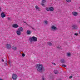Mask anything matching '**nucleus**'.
<instances>
[{"instance_id": "f257e3e1", "label": "nucleus", "mask_w": 80, "mask_h": 80, "mask_svg": "<svg viewBox=\"0 0 80 80\" xmlns=\"http://www.w3.org/2000/svg\"><path fill=\"white\" fill-rule=\"evenodd\" d=\"M36 68L38 72H42L44 69V66L42 64H38L36 65Z\"/></svg>"}, {"instance_id": "f03ea898", "label": "nucleus", "mask_w": 80, "mask_h": 80, "mask_svg": "<svg viewBox=\"0 0 80 80\" xmlns=\"http://www.w3.org/2000/svg\"><path fill=\"white\" fill-rule=\"evenodd\" d=\"M29 40L30 42H32L33 41H34V42H37V38L35 36H33L32 38H29Z\"/></svg>"}, {"instance_id": "7ed1b4c3", "label": "nucleus", "mask_w": 80, "mask_h": 80, "mask_svg": "<svg viewBox=\"0 0 80 80\" xmlns=\"http://www.w3.org/2000/svg\"><path fill=\"white\" fill-rule=\"evenodd\" d=\"M50 29L51 30H53V31H55L57 30V27H55L54 25H52L51 26Z\"/></svg>"}, {"instance_id": "20e7f679", "label": "nucleus", "mask_w": 80, "mask_h": 80, "mask_svg": "<svg viewBox=\"0 0 80 80\" xmlns=\"http://www.w3.org/2000/svg\"><path fill=\"white\" fill-rule=\"evenodd\" d=\"M17 78H18V76H17V75L15 74H13L12 75V78H13V80H16L17 79Z\"/></svg>"}, {"instance_id": "39448f33", "label": "nucleus", "mask_w": 80, "mask_h": 80, "mask_svg": "<svg viewBox=\"0 0 80 80\" xmlns=\"http://www.w3.org/2000/svg\"><path fill=\"white\" fill-rule=\"evenodd\" d=\"M12 27L14 28H17L18 27V25L16 24H14L12 25Z\"/></svg>"}, {"instance_id": "423d86ee", "label": "nucleus", "mask_w": 80, "mask_h": 80, "mask_svg": "<svg viewBox=\"0 0 80 80\" xmlns=\"http://www.w3.org/2000/svg\"><path fill=\"white\" fill-rule=\"evenodd\" d=\"M35 8L36 10H37L38 12H40V7H39L37 5L35 6Z\"/></svg>"}, {"instance_id": "0eeeda50", "label": "nucleus", "mask_w": 80, "mask_h": 80, "mask_svg": "<svg viewBox=\"0 0 80 80\" xmlns=\"http://www.w3.org/2000/svg\"><path fill=\"white\" fill-rule=\"evenodd\" d=\"M6 48L7 49H10L11 48V45L9 44H7L6 45Z\"/></svg>"}, {"instance_id": "6e6552de", "label": "nucleus", "mask_w": 80, "mask_h": 80, "mask_svg": "<svg viewBox=\"0 0 80 80\" xmlns=\"http://www.w3.org/2000/svg\"><path fill=\"white\" fill-rule=\"evenodd\" d=\"M73 15L74 16H77L78 15V12H73L72 13Z\"/></svg>"}, {"instance_id": "1a4fd4ad", "label": "nucleus", "mask_w": 80, "mask_h": 80, "mask_svg": "<svg viewBox=\"0 0 80 80\" xmlns=\"http://www.w3.org/2000/svg\"><path fill=\"white\" fill-rule=\"evenodd\" d=\"M42 3H41V5L42 6H44L45 5V4H44V3H45L46 2V0H42Z\"/></svg>"}, {"instance_id": "9d476101", "label": "nucleus", "mask_w": 80, "mask_h": 80, "mask_svg": "<svg viewBox=\"0 0 80 80\" xmlns=\"http://www.w3.org/2000/svg\"><path fill=\"white\" fill-rule=\"evenodd\" d=\"M16 33L18 35H21V32L18 30L16 32Z\"/></svg>"}, {"instance_id": "9b49d317", "label": "nucleus", "mask_w": 80, "mask_h": 80, "mask_svg": "<svg viewBox=\"0 0 80 80\" xmlns=\"http://www.w3.org/2000/svg\"><path fill=\"white\" fill-rule=\"evenodd\" d=\"M1 16L2 18H4L5 17V15L3 12H2L1 14Z\"/></svg>"}, {"instance_id": "f8f14e48", "label": "nucleus", "mask_w": 80, "mask_h": 80, "mask_svg": "<svg viewBox=\"0 0 80 80\" xmlns=\"http://www.w3.org/2000/svg\"><path fill=\"white\" fill-rule=\"evenodd\" d=\"M50 11H53L54 10V8L52 7H49Z\"/></svg>"}, {"instance_id": "ddd939ff", "label": "nucleus", "mask_w": 80, "mask_h": 80, "mask_svg": "<svg viewBox=\"0 0 80 80\" xmlns=\"http://www.w3.org/2000/svg\"><path fill=\"white\" fill-rule=\"evenodd\" d=\"M18 30L20 32H22V31L23 30V28H22L20 27L19 28Z\"/></svg>"}, {"instance_id": "4468645a", "label": "nucleus", "mask_w": 80, "mask_h": 80, "mask_svg": "<svg viewBox=\"0 0 80 80\" xmlns=\"http://www.w3.org/2000/svg\"><path fill=\"white\" fill-rule=\"evenodd\" d=\"M73 29H77L78 28V26L76 25H73L72 26Z\"/></svg>"}, {"instance_id": "2eb2a0df", "label": "nucleus", "mask_w": 80, "mask_h": 80, "mask_svg": "<svg viewBox=\"0 0 80 80\" xmlns=\"http://www.w3.org/2000/svg\"><path fill=\"white\" fill-rule=\"evenodd\" d=\"M27 33L28 34V35H30L31 34V32H30V31L29 30H27Z\"/></svg>"}, {"instance_id": "dca6fc26", "label": "nucleus", "mask_w": 80, "mask_h": 80, "mask_svg": "<svg viewBox=\"0 0 80 80\" xmlns=\"http://www.w3.org/2000/svg\"><path fill=\"white\" fill-rule=\"evenodd\" d=\"M65 62H66V61H65V59H62L61 60V63H65Z\"/></svg>"}, {"instance_id": "f3484780", "label": "nucleus", "mask_w": 80, "mask_h": 80, "mask_svg": "<svg viewBox=\"0 0 80 80\" xmlns=\"http://www.w3.org/2000/svg\"><path fill=\"white\" fill-rule=\"evenodd\" d=\"M48 45H49V46H52V43H51L50 42H48Z\"/></svg>"}, {"instance_id": "a211bd4d", "label": "nucleus", "mask_w": 80, "mask_h": 80, "mask_svg": "<svg viewBox=\"0 0 80 80\" xmlns=\"http://www.w3.org/2000/svg\"><path fill=\"white\" fill-rule=\"evenodd\" d=\"M54 73L55 74H58V71L57 70H55L54 71Z\"/></svg>"}, {"instance_id": "6ab92c4d", "label": "nucleus", "mask_w": 80, "mask_h": 80, "mask_svg": "<svg viewBox=\"0 0 80 80\" xmlns=\"http://www.w3.org/2000/svg\"><path fill=\"white\" fill-rule=\"evenodd\" d=\"M66 2H67V3H71V2H72V0H65Z\"/></svg>"}, {"instance_id": "aec40b11", "label": "nucleus", "mask_w": 80, "mask_h": 80, "mask_svg": "<svg viewBox=\"0 0 80 80\" xmlns=\"http://www.w3.org/2000/svg\"><path fill=\"white\" fill-rule=\"evenodd\" d=\"M67 56H68V57H70L71 55V54H70V53L68 52L67 53Z\"/></svg>"}, {"instance_id": "412c9836", "label": "nucleus", "mask_w": 80, "mask_h": 80, "mask_svg": "<svg viewBox=\"0 0 80 80\" xmlns=\"http://www.w3.org/2000/svg\"><path fill=\"white\" fill-rule=\"evenodd\" d=\"M44 23L46 25H47L48 24V21L47 20L44 21Z\"/></svg>"}, {"instance_id": "4be33fe9", "label": "nucleus", "mask_w": 80, "mask_h": 80, "mask_svg": "<svg viewBox=\"0 0 80 80\" xmlns=\"http://www.w3.org/2000/svg\"><path fill=\"white\" fill-rule=\"evenodd\" d=\"M12 49L14 50H15L17 49V47H13L12 48Z\"/></svg>"}, {"instance_id": "5701e85b", "label": "nucleus", "mask_w": 80, "mask_h": 80, "mask_svg": "<svg viewBox=\"0 0 80 80\" xmlns=\"http://www.w3.org/2000/svg\"><path fill=\"white\" fill-rule=\"evenodd\" d=\"M46 10H47V11H49V10H50V8L46 7Z\"/></svg>"}, {"instance_id": "b1692460", "label": "nucleus", "mask_w": 80, "mask_h": 80, "mask_svg": "<svg viewBox=\"0 0 80 80\" xmlns=\"http://www.w3.org/2000/svg\"><path fill=\"white\" fill-rule=\"evenodd\" d=\"M57 48L59 49L62 48V47H61L60 46H58L57 47Z\"/></svg>"}, {"instance_id": "393cba45", "label": "nucleus", "mask_w": 80, "mask_h": 80, "mask_svg": "<svg viewBox=\"0 0 80 80\" xmlns=\"http://www.w3.org/2000/svg\"><path fill=\"white\" fill-rule=\"evenodd\" d=\"M62 67H67V65H65V64H63L62 65Z\"/></svg>"}, {"instance_id": "a878e982", "label": "nucleus", "mask_w": 80, "mask_h": 80, "mask_svg": "<svg viewBox=\"0 0 80 80\" xmlns=\"http://www.w3.org/2000/svg\"><path fill=\"white\" fill-rule=\"evenodd\" d=\"M73 77V76H70V77H69V78H72Z\"/></svg>"}, {"instance_id": "bb28decb", "label": "nucleus", "mask_w": 80, "mask_h": 80, "mask_svg": "<svg viewBox=\"0 0 80 80\" xmlns=\"http://www.w3.org/2000/svg\"><path fill=\"white\" fill-rule=\"evenodd\" d=\"M74 35H76V36H77V35H78V33H75Z\"/></svg>"}, {"instance_id": "cd10ccee", "label": "nucleus", "mask_w": 80, "mask_h": 80, "mask_svg": "<svg viewBox=\"0 0 80 80\" xmlns=\"http://www.w3.org/2000/svg\"><path fill=\"white\" fill-rule=\"evenodd\" d=\"M22 57H25V54H24V53L22 54Z\"/></svg>"}, {"instance_id": "c85d7f7f", "label": "nucleus", "mask_w": 80, "mask_h": 80, "mask_svg": "<svg viewBox=\"0 0 80 80\" xmlns=\"http://www.w3.org/2000/svg\"><path fill=\"white\" fill-rule=\"evenodd\" d=\"M52 64H53V65H56V64H55V63H53V62H52Z\"/></svg>"}, {"instance_id": "c756f323", "label": "nucleus", "mask_w": 80, "mask_h": 80, "mask_svg": "<svg viewBox=\"0 0 80 80\" xmlns=\"http://www.w3.org/2000/svg\"><path fill=\"white\" fill-rule=\"evenodd\" d=\"M5 65H6V66L8 65V64H7V63H5Z\"/></svg>"}, {"instance_id": "7c9ffc66", "label": "nucleus", "mask_w": 80, "mask_h": 80, "mask_svg": "<svg viewBox=\"0 0 80 80\" xmlns=\"http://www.w3.org/2000/svg\"><path fill=\"white\" fill-rule=\"evenodd\" d=\"M42 80H45V78L43 77L42 78Z\"/></svg>"}, {"instance_id": "2f4dec72", "label": "nucleus", "mask_w": 80, "mask_h": 80, "mask_svg": "<svg viewBox=\"0 0 80 80\" xmlns=\"http://www.w3.org/2000/svg\"><path fill=\"white\" fill-rule=\"evenodd\" d=\"M1 60H2V62H4V60H3V59H2Z\"/></svg>"}, {"instance_id": "473e14b6", "label": "nucleus", "mask_w": 80, "mask_h": 80, "mask_svg": "<svg viewBox=\"0 0 80 80\" xmlns=\"http://www.w3.org/2000/svg\"><path fill=\"white\" fill-rule=\"evenodd\" d=\"M8 19L9 20H10V18H8Z\"/></svg>"}, {"instance_id": "72a5a7b5", "label": "nucleus", "mask_w": 80, "mask_h": 80, "mask_svg": "<svg viewBox=\"0 0 80 80\" xmlns=\"http://www.w3.org/2000/svg\"><path fill=\"white\" fill-rule=\"evenodd\" d=\"M0 80H3V79H0Z\"/></svg>"}, {"instance_id": "f704fd0d", "label": "nucleus", "mask_w": 80, "mask_h": 80, "mask_svg": "<svg viewBox=\"0 0 80 80\" xmlns=\"http://www.w3.org/2000/svg\"><path fill=\"white\" fill-rule=\"evenodd\" d=\"M79 33L80 34V30L79 31Z\"/></svg>"}, {"instance_id": "c9c22d12", "label": "nucleus", "mask_w": 80, "mask_h": 80, "mask_svg": "<svg viewBox=\"0 0 80 80\" xmlns=\"http://www.w3.org/2000/svg\"><path fill=\"white\" fill-rule=\"evenodd\" d=\"M79 23H80V19H79Z\"/></svg>"}, {"instance_id": "e433bc0d", "label": "nucleus", "mask_w": 80, "mask_h": 80, "mask_svg": "<svg viewBox=\"0 0 80 80\" xmlns=\"http://www.w3.org/2000/svg\"><path fill=\"white\" fill-rule=\"evenodd\" d=\"M32 28V29H34V28Z\"/></svg>"}, {"instance_id": "4c0bfd02", "label": "nucleus", "mask_w": 80, "mask_h": 80, "mask_svg": "<svg viewBox=\"0 0 80 80\" xmlns=\"http://www.w3.org/2000/svg\"><path fill=\"white\" fill-rule=\"evenodd\" d=\"M24 23H25V22H24Z\"/></svg>"}, {"instance_id": "58836bf2", "label": "nucleus", "mask_w": 80, "mask_h": 80, "mask_svg": "<svg viewBox=\"0 0 80 80\" xmlns=\"http://www.w3.org/2000/svg\"><path fill=\"white\" fill-rule=\"evenodd\" d=\"M9 64H10V62H9Z\"/></svg>"}]
</instances>
